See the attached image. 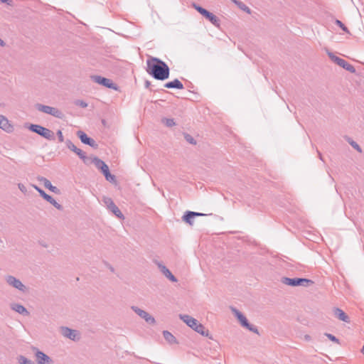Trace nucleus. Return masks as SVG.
<instances>
[{
    "label": "nucleus",
    "mask_w": 364,
    "mask_h": 364,
    "mask_svg": "<svg viewBox=\"0 0 364 364\" xmlns=\"http://www.w3.org/2000/svg\"><path fill=\"white\" fill-rule=\"evenodd\" d=\"M0 1H1L2 3H6L8 5H11L12 4V0H0Z\"/></svg>",
    "instance_id": "obj_41"
},
{
    "label": "nucleus",
    "mask_w": 364,
    "mask_h": 364,
    "mask_svg": "<svg viewBox=\"0 0 364 364\" xmlns=\"http://www.w3.org/2000/svg\"><path fill=\"white\" fill-rule=\"evenodd\" d=\"M232 1L242 11L246 12L248 14H251V9L242 1L239 0H232Z\"/></svg>",
    "instance_id": "obj_25"
},
{
    "label": "nucleus",
    "mask_w": 364,
    "mask_h": 364,
    "mask_svg": "<svg viewBox=\"0 0 364 364\" xmlns=\"http://www.w3.org/2000/svg\"><path fill=\"white\" fill-rule=\"evenodd\" d=\"M50 115H52L55 117L59 118V119H62L63 117V112L60 110H59L58 109L55 108V107L52 108Z\"/></svg>",
    "instance_id": "obj_30"
},
{
    "label": "nucleus",
    "mask_w": 364,
    "mask_h": 364,
    "mask_svg": "<svg viewBox=\"0 0 364 364\" xmlns=\"http://www.w3.org/2000/svg\"><path fill=\"white\" fill-rule=\"evenodd\" d=\"M99 170L101 171L102 174H105V173L109 171V166L105 162L101 165Z\"/></svg>",
    "instance_id": "obj_37"
},
{
    "label": "nucleus",
    "mask_w": 364,
    "mask_h": 364,
    "mask_svg": "<svg viewBox=\"0 0 364 364\" xmlns=\"http://www.w3.org/2000/svg\"><path fill=\"white\" fill-rule=\"evenodd\" d=\"M156 264H157L161 272L166 278H168L171 282H177V279L176 278V277L170 272V270L165 265H164L162 263L159 262H156Z\"/></svg>",
    "instance_id": "obj_18"
},
{
    "label": "nucleus",
    "mask_w": 364,
    "mask_h": 364,
    "mask_svg": "<svg viewBox=\"0 0 364 364\" xmlns=\"http://www.w3.org/2000/svg\"><path fill=\"white\" fill-rule=\"evenodd\" d=\"M28 129L30 131L38 134V135L48 140H55L54 133L49 129L46 128L41 125L31 124Z\"/></svg>",
    "instance_id": "obj_5"
},
{
    "label": "nucleus",
    "mask_w": 364,
    "mask_h": 364,
    "mask_svg": "<svg viewBox=\"0 0 364 364\" xmlns=\"http://www.w3.org/2000/svg\"><path fill=\"white\" fill-rule=\"evenodd\" d=\"M328 56L335 63H336L343 69L346 70L347 71H349L351 73H355L356 70L354 66L348 63L344 59L333 55L332 53H328Z\"/></svg>",
    "instance_id": "obj_8"
},
{
    "label": "nucleus",
    "mask_w": 364,
    "mask_h": 364,
    "mask_svg": "<svg viewBox=\"0 0 364 364\" xmlns=\"http://www.w3.org/2000/svg\"><path fill=\"white\" fill-rule=\"evenodd\" d=\"M38 181L42 182L44 185V186L48 188L49 191H52L53 193L55 194H60V189L52 185L51 182L47 179L45 177L41 176L38 178Z\"/></svg>",
    "instance_id": "obj_19"
},
{
    "label": "nucleus",
    "mask_w": 364,
    "mask_h": 364,
    "mask_svg": "<svg viewBox=\"0 0 364 364\" xmlns=\"http://www.w3.org/2000/svg\"><path fill=\"white\" fill-rule=\"evenodd\" d=\"M39 194L44 200L53 205L56 209L63 210V205L58 203L51 196L47 194L43 190H42Z\"/></svg>",
    "instance_id": "obj_17"
},
{
    "label": "nucleus",
    "mask_w": 364,
    "mask_h": 364,
    "mask_svg": "<svg viewBox=\"0 0 364 364\" xmlns=\"http://www.w3.org/2000/svg\"><path fill=\"white\" fill-rule=\"evenodd\" d=\"M206 215L205 214L198 213V212H193L190 210H187L185 212L184 215L182 217V219L184 222L189 224L190 225H192L193 224V218L196 216H203Z\"/></svg>",
    "instance_id": "obj_16"
},
{
    "label": "nucleus",
    "mask_w": 364,
    "mask_h": 364,
    "mask_svg": "<svg viewBox=\"0 0 364 364\" xmlns=\"http://www.w3.org/2000/svg\"><path fill=\"white\" fill-rule=\"evenodd\" d=\"M33 187L40 193V192L43 190L41 189V188H39L38 186L36 185H32Z\"/></svg>",
    "instance_id": "obj_42"
},
{
    "label": "nucleus",
    "mask_w": 364,
    "mask_h": 364,
    "mask_svg": "<svg viewBox=\"0 0 364 364\" xmlns=\"http://www.w3.org/2000/svg\"><path fill=\"white\" fill-rule=\"evenodd\" d=\"M36 107L38 111L48 114H50L53 108V107L41 104H36Z\"/></svg>",
    "instance_id": "obj_26"
},
{
    "label": "nucleus",
    "mask_w": 364,
    "mask_h": 364,
    "mask_svg": "<svg viewBox=\"0 0 364 364\" xmlns=\"http://www.w3.org/2000/svg\"><path fill=\"white\" fill-rule=\"evenodd\" d=\"M35 356L38 364H52V359L43 351L34 348Z\"/></svg>",
    "instance_id": "obj_12"
},
{
    "label": "nucleus",
    "mask_w": 364,
    "mask_h": 364,
    "mask_svg": "<svg viewBox=\"0 0 364 364\" xmlns=\"http://www.w3.org/2000/svg\"><path fill=\"white\" fill-rule=\"evenodd\" d=\"M150 86H151V82L149 81V80H146L145 81V87L146 88H149Z\"/></svg>",
    "instance_id": "obj_43"
},
{
    "label": "nucleus",
    "mask_w": 364,
    "mask_h": 364,
    "mask_svg": "<svg viewBox=\"0 0 364 364\" xmlns=\"http://www.w3.org/2000/svg\"><path fill=\"white\" fill-rule=\"evenodd\" d=\"M60 333L65 338H68L72 341H76L79 338L78 336V331L76 330L71 329L66 326H61L60 328Z\"/></svg>",
    "instance_id": "obj_15"
},
{
    "label": "nucleus",
    "mask_w": 364,
    "mask_h": 364,
    "mask_svg": "<svg viewBox=\"0 0 364 364\" xmlns=\"http://www.w3.org/2000/svg\"><path fill=\"white\" fill-rule=\"evenodd\" d=\"M183 136L186 141L190 144L196 145L197 144L196 140L191 134L184 133Z\"/></svg>",
    "instance_id": "obj_31"
},
{
    "label": "nucleus",
    "mask_w": 364,
    "mask_h": 364,
    "mask_svg": "<svg viewBox=\"0 0 364 364\" xmlns=\"http://www.w3.org/2000/svg\"><path fill=\"white\" fill-rule=\"evenodd\" d=\"M105 179L109 182L115 181V176L110 173L109 171L103 174Z\"/></svg>",
    "instance_id": "obj_34"
},
{
    "label": "nucleus",
    "mask_w": 364,
    "mask_h": 364,
    "mask_svg": "<svg viewBox=\"0 0 364 364\" xmlns=\"http://www.w3.org/2000/svg\"><path fill=\"white\" fill-rule=\"evenodd\" d=\"M335 24L339 26L344 32L350 33V31L348 29V28L340 20L336 19L335 21Z\"/></svg>",
    "instance_id": "obj_32"
},
{
    "label": "nucleus",
    "mask_w": 364,
    "mask_h": 364,
    "mask_svg": "<svg viewBox=\"0 0 364 364\" xmlns=\"http://www.w3.org/2000/svg\"><path fill=\"white\" fill-rule=\"evenodd\" d=\"M325 336L331 341L334 342V343H339V340L335 336H333V334H331V333H325Z\"/></svg>",
    "instance_id": "obj_35"
},
{
    "label": "nucleus",
    "mask_w": 364,
    "mask_h": 364,
    "mask_svg": "<svg viewBox=\"0 0 364 364\" xmlns=\"http://www.w3.org/2000/svg\"><path fill=\"white\" fill-rule=\"evenodd\" d=\"M107 208L118 218L124 219V215L122 213L119 208L114 204L113 200L109 198H105L104 200Z\"/></svg>",
    "instance_id": "obj_14"
},
{
    "label": "nucleus",
    "mask_w": 364,
    "mask_h": 364,
    "mask_svg": "<svg viewBox=\"0 0 364 364\" xmlns=\"http://www.w3.org/2000/svg\"><path fill=\"white\" fill-rule=\"evenodd\" d=\"M164 87L168 89H178L182 90L184 88L183 83L178 79H175L173 81L168 82L164 84Z\"/></svg>",
    "instance_id": "obj_21"
},
{
    "label": "nucleus",
    "mask_w": 364,
    "mask_h": 364,
    "mask_svg": "<svg viewBox=\"0 0 364 364\" xmlns=\"http://www.w3.org/2000/svg\"><path fill=\"white\" fill-rule=\"evenodd\" d=\"M345 139L353 149H355L360 153L362 152V149L360 148V146L358 145V144L356 141H353L350 137L347 136H345Z\"/></svg>",
    "instance_id": "obj_27"
},
{
    "label": "nucleus",
    "mask_w": 364,
    "mask_h": 364,
    "mask_svg": "<svg viewBox=\"0 0 364 364\" xmlns=\"http://www.w3.org/2000/svg\"><path fill=\"white\" fill-rule=\"evenodd\" d=\"M104 264L112 272H114V268L109 263L105 261Z\"/></svg>",
    "instance_id": "obj_40"
},
{
    "label": "nucleus",
    "mask_w": 364,
    "mask_h": 364,
    "mask_svg": "<svg viewBox=\"0 0 364 364\" xmlns=\"http://www.w3.org/2000/svg\"><path fill=\"white\" fill-rule=\"evenodd\" d=\"M161 122L167 127H172L176 125L175 121L173 118H163Z\"/></svg>",
    "instance_id": "obj_29"
},
{
    "label": "nucleus",
    "mask_w": 364,
    "mask_h": 364,
    "mask_svg": "<svg viewBox=\"0 0 364 364\" xmlns=\"http://www.w3.org/2000/svg\"><path fill=\"white\" fill-rule=\"evenodd\" d=\"M5 46L4 41L0 38V46Z\"/></svg>",
    "instance_id": "obj_44"
},
{
    "label": "nucleus",
    "mask_w": 364,
    "mask_h": 364,
    "mask_svg": "<svg viewBox=\"0 0 364 364\" xmlns=\"http://www.w3.org/2000/svg\"><path fill=\"white\" fill-rule=\"evenodd\" d=\"M193 6L200 14L208 20L213 25L217 28L220 27V20L215 14L195 3L193 4Z\"/></svg>",
    "instance_id": "obj_3"
},
{
    "label": "nucleus",
    "mask_w": 364,
    "mask_h": 364,
    "mask_svg": "<svg viewBox=\"0 0 364 364\" xmlns=\"http://www.w3.org/2000/svg\"><path fill=\"white\" fill-rule=\"evenodd\" d=\"M18 187L22 193H26L27 192V188L23 183H18Z\"/></svg>",
    "instance_id": "obj_39"
},
{
    "label": "nucleus",
    "mask_w": 364,
    "mask_h": 364,
    "mask_svg": "<svg viewBox=\"0 0 364 364\" xmlns=\"http://www.w3.org/2000/svg\"><path fill=\"white\" fill-rule=\"evenodd\" d=\"M18 364H35L33 361L26 358L23 355H19L17 357Z\"/></svg>",
    "instance_id": "obj_28"
},
{
    "label": "nucleus",
    "mask_w": 364,
    "mask_h": 364,
    "mask_svg": "<svg viewBox=\"0 0 364 364\" xmlns=\"http://www.w3.org/2000/svg\"><path fill=\"white\" fill-rule=\"evenodd\" d=\"M65 144L67 147L72 151L75 152L85 164L88 163L89 159L83 151L75 146L70 139H67L65 141Z\"/></svg>",
    "instance_id": "obj_9"
},
{
    "label": "nucleus",
    "mask_w": 364,
    "mask_h": 364,
    "mask_svg": "<svg viewBox=\"0 0 364 364\" xmlns=\"http://www.w3.org/2000/svg\"><path fill=\"white\" fill-rule=\"evenodd\" d=\"M147 73L156 80L164 81L168 78L170 68L162 60L152 56H149L146 60Z\"/></svg>",
    "instance_id": "obj_1"
},
{
    "label": "nucleus",
    "mask_w": 364,
    "mask_h": 364,
    "mask_svg": "<svg viewBox=\"0 0 364 364\" xmlns=\"http://www.w3.org/2000/svg\"><path fill=\"white\" fill-rule=\"evenodd\" d=\"M232 310L242 327L248 329L250 331H252L255 333H257L258 335L259 334L257 327L250 323L247 318L240 311H238L235 308H232Z\"/></svg>",
    "instance_id": "obj_6"
},
{
    "label": "nucleus",
    "mask_w": 364,
    "mask_h": 364,
    "mask_svg": "<svg viewBox=\"0 0 364 364\" xmlns=\"http://www.w3.org/2000/svg\"><path fill=\"white\" fill-rule=\"evenodd\" d=\"M91 79L93 82L105 87L112 89L114 90H118L119 89V87L109 78L100 75H92Z\"/></svg>",
    "instance_id": "obj_7"
},
{
    "label": "nucleus",
    "mask_w": 364,
    "mask_h": 364,
    "mask_svg": "<svg viewBox=\"0 0 364 364\" xmlns=\"http://www.w3.org/2000/svg\"><path fill=\"white\" fill-rule=\"evenodd\" d=\"M317 152H318V157H319V159H320L321 161H323V157H322V155H321V152H320V151H317Z\"/></svg>",
    "instance_id": "obj_45"
},
{
    "label": "nucleus",
    "mask_w": 364,
    "mask_h": 364,
    "mask_svg": "<svg viewBox=\"0 0 364 364\" xmlns=\"http://www.w3.org/2000/svg\"><path fill=\"white\" fill-rule=\"evenodd\" d=\"M6 281L10 286L22 292H25L26 291V287L18 279L14 276L9 275L6 277Z\"/></svg>",
    "instance_id": "obj_11"
},
{
    "label": "nucleus",
    "mask_w": 364,
    "mask_h": 364,
    "mask_svg": "<svg viewBox=\"0 0 364 364\" xmlns=\"http://www.w3.org/2000/svg\"><path fill=\"white\" fill-rule=\"evenodd\" d=\"M75 105L77 106H80L82 108H85L87 107V103L81 100H77L75 101Z\"/></svg>",
    "instance_id": "obj_36"
},
{
    "label": "nucleus",
    "mask_w": 364,
    "mask_h": 364,
    "mask_svg": "<svg viewBox=\"0 0 364 364\" xmlns=\"http://www.w3.org/2000/svg\"><path fill=\"white\" fill-rule=\"evenodd\" d=\"M163 336L164 339L169 343V344H176L178 343L177 339L176 337L169 331H163Z\"/></svg>",
    "instance_id": "obj_24"
},
{
    "label": "nucleus",
    "mask_w": 364,
    "mask_h": 364,
    "mask_svg": "<svg viewBox=\"0 0 364 364\" xmlns=\"http://www.w3.org/2000/svg\"><path fill=\"white\" fill-rule=\"evenodd\" d=\"M179 318L186 323L188 326L193 329L197 333L203 336L210 338L208 330L205 329V326L200 323L196 318L187 314H180Z\"/></svg>",
    "instance_id": "obj_2"
},
{
    "label": "nucleus",
    "mask_w": 364,
    "mask_h": 364,
    "mask_svg": "<svg viewBox=\"0 0 364 364\" xmlns=\"http://www.w3.org/2000/svg\"><path fill=\"white\" fill-rule=\"evenodd\" d=\"M92 162L95 164V166H96V168L97 169H100V167L101 166V165L104 163V161L102 160H101L100 159H99L98 157L97 156H95L93 159H92Z\"/></svg>",
    "instance_id": "obj_33"
},
{
    "label": "nucleus",
    "mask_w": 364,
    "mask_h": 364,
    "mask_svg": "<svg viewBox=\"0 0 364 364\" xmlns=\"http://www.w3.org/2000/svg\"><path fill=\"white\" fill-rule=\"evenodd\" d=\"M11 309L21 315H29V311L23 305L20 304H12L11 305Z\"/></svg>",
    "instance_id": "obj_22"
},
{
    "label": "nucleus",
    "mask_w": 364,
    "mask_h": 364,
    "mask_svg": "<svg viewBox=\"0 0 364 364\" xmlns=\"http://www.w3.org/2000/svg\"><path fill=\"white\" fill-rule=\"evenodd\" d=\"M132 309L141 318H144L146 323H149V324H155L156 323V320L155 318L151 316L149 313H147L146 311L139 309V307L137 306H132Z\"/></svg>",
    "instance_id": "obj_13"
},
{
    "label": "nucleus",
    "mask_w": 364,
    "mask_h": 364,
    "mask_svg": "<svg viewBox=\"0 0 364 364\" xmlns=\"http://www.w3.org/2000/svg\"><path fill=\"white\" fill-rule=\"evenodd\" d=\"M282 282L283 284L286 285H289L291 287H307L314 284V282L311 279L306 278H289V277H282Z\"/></svg>",
    "instance_id": "obj_4"
},
{
    "label": "nucleus",
    "mask_w": 364,
    "mask_h": 364,
    "mask_svg": "<svg viewBox=\"0 0 364 364\" xmlns=\"http://www.w3.org/2000/svg\"><path fill=\"white\" fill-rule=\"evenodd\" d=\"M0 128L7 133H11L14 131V127L10 124L8 119L1 114H0Z\"/></svg>",
    "instance_id": "obj_20"
},
{
    "label": "nucleus",
    "mask_w": 364,
    "mask_h": 364,
    "mask_svg": "<svg viewBox=\"0 0 364 364\" xmlns=\"http://www.w3.org/2000/svg\"><path fill=\"white\" fill-rule=\"evenodd\" d=\"M333 311H334V315L339 320L346 322V323L350 322L349 317L346 314V313L342 309H341L339 308H335Z\"/></svg>",
    "instance_id": "obj_23"
},
{
    "label": "nucleus",
    "mask_w": 364,
    "mask_h": 364,
    "mask_svg": "<svg viewBox=\"0 0 364 364\" xmlns=\"http://www.w3.org/2000/svg\"><path fill=\"white\" fill-rule=\"evenodd\" d=\"M77 136L84 144L88 145L93 149L98 148V144L96 141L92 138L88 136L83 131H77Z\"/></svg>",
    "instance_id": "obj_10"
},
{
    "label": "nucleus",
    "mask_w": 364,
    "mask_h": 364,
    "mask_svg": "<svg viewBox=\"0 0 364 364\" xmlns=\"http://www.w3.org/2000/svg\"><path fill=\"white\" fill-rule=\"evenodd\" d=\"M57 136H58V140L60 142H63L64 141V137H63V132H61V130H58Z\"/></svg>",
    "instance_id": "obj_38"
}]
</instances>
